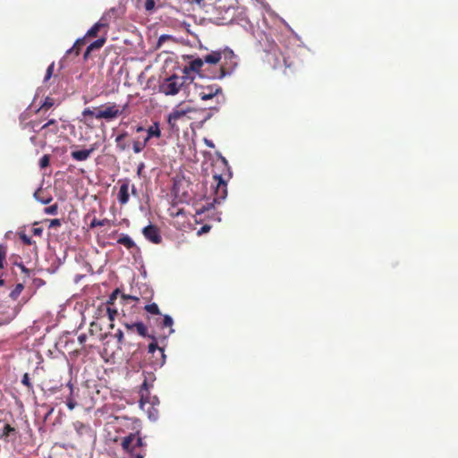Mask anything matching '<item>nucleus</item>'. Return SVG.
Listing matches in <instances>:
<instances>
[{"mask_svg":"<svg viewBox=\"0 0 458 458\" xmlns=\"http://www.w3.org/2000/svg\"><path fill=\"white\" fill-rule=\"evenodd\" d=\"M20 239L26 245H31V244L35 243V242L32 241L31 238L25 233H20Z\"/></svg>","mask_w":458,"mask_h":458,"instance_id":"obj_39","label":"nucleus"},{"mask_svg":"<svg viewBox=\"0 0 458 458\" xmlns=\"http://www.w3.org/2000/svg\"><path fill=\"white\" fill-rule=\"evenodd\" d=\"M222 92L221 87L217 85H209L206 87H199L198 95L201 100H208Z\"/></svg>","mask_w":458,"mask_h":458,"instance_id":"obj_11","label":"nucleus"},{"mask_svg":"<svg viewBox=\"0 0 458 458\" xmlns=\"http://www.w3.org/2000/svg\"><path fill=\"white\" fill-rule=\"evenodd\" d=\"M144 6L147 11H151L155 7V1L154 0H146Z\"/></svg>","mask_w":458,"mask_h":458,"instance_id":"obj_43","label":"nucleus"},{"mask_svg":"<svg viewBox=\"0 0 458 458\" xmlns=\"http://www.w3.org/2000/svg\"><path fill=\"white\" fill-rule=\"evenodd\" d=\"M106 41V36H103L102 38H98L97 40H95L94 42H92L89 47H88V52H91L93 50H97V49H99L101 48L105 43Z\"/></svg>","mask_w":458,"mask_h":458,"instance_id":"obj_21","label":"nucleus"},{"mask_svg":"<svg viewBox=\"0 0 458 458\" xmlns=\"http://www.w3.org/2000/svg\"><path fill=\"white\" fill-rule=\"evenodd\" d=\"M205 142H206V144H207L208 147H211V148H213V147H214V144L212 143V141H211V140H205Z\"/></svg>","mask_w":458,"mask_h":458,"instance_id":"obj_52","label":"nucleus"},{"mask_svg":"<svg viewBox=\"0 0 458 458\" xmlns=\"http://www.w3.org/2000/svg\"><path fill=\"white\" fill-rule=\"evenodd\" d=\"M142 233L144 237L152 243L159 244L162 242L160 230L157 225H148L143 228Z\"/></svg>","mask_w":458,"mask_h":458,"instance_id":"obj_10","label":"nucleus"},{"mask_svg":"<svg viewBox=\"0 0 458 458\" xmlns=\"http://www.w3.org/2000/svg\"><path fill=\"white\" fill-rule=\"evenodd\" d=\"M17 266L21 269L27 277L30 276V270L28 269L22 263H17Z\"/></svg>","mask_w":458,"mask_h":458,"instance_id":"obj_45","label":"nucleus"},{"mask_svg":"<svg viewBox=\"0 0 458 458\" xmlns=\"http://www.w3.org/2000/svg\"><path fill=\"white\" fill-rule=\"evenodd\" d=\"M220 166L222 170H225L226 174L213 173V182L211 183V190L213 195V202L219 204L227 196V181L231 177L229 166L226 159L222 157L220 162L216 163L214 166Z\"/></svg>","mask_w":458,"mask_h":458,"instance_id":"obj_1","label":"nucleus"},{"mask_svg":"<svg viewBox=\"0 0 458 458\" xmlns=\"http://www.w3.org/2000/svg\"><path fill=\"white\" fill-rule=\"evenodd\" d=\"M129 107V102H126L124 105L120 106L114 102H108L102 106L100 108H96V112L91 110L90 108H85L82 111V115L84 117H95L96 119H105L106 121H112L119 116L127 114V109Z\"/></svg>","mask_w":458,"mask_h":458,"instance_id":"obj_2","label":"nucleus"},{"mask_svg":"<svg viewBox=\"0 0 458 458\" xmlns=\"http://www.w3.org/2000/svg\"><path fill=\"white\" fill-rule=\"evenodd\" d=\"M146 337L152 339V342L148 346V352L152 356H154L156 352H157L159 355V357H157L156 360H151L152 366L155 368L162 367L165 362V354L164 349L158 347L156 337L154 335H148Z\"/></svg>","mask_w":458,"mask_h":458,"instance_id":"obj_8","label":"nucleus"},{"mask_svg":"<svg viewBox=\"0 0 458 458\" xmlns=\"http://www.w3.org/2000/svg\"><path fill=\"white\" fill-rule=\"evenodd\" d=\"M120 293L119 289H115L111 295L109 296V300L107 301V305H113L114 300L117 298V295Z\"/></svg>","mask_w":458,"mask_h":458,"instance_id":"obj_42","label":"nucleus"},{"mask_svg":"<svg viewBox=\"0 0 458 458\" xmlns=\"http://www.w3.org/2000/svg\"><path fill=\"white\" fill-rule=\"evenodd\" d=\"M39 122L38 121H36V120H32V121H30L28 123H25L24 124H22V128L23 129H30L31 131L37 132V131H39Z\"/></svg>","mask_w":458,"mask_h":458,"instance_id":"obj_26","label":"nucleus"},{"mask_svg":"<svg viewBox=\"0 0 458 458\" xmlns=\"http://www.w3.org/2000/svg\"><path fill=\"white\" fill-rule=\"evenodd\" d=\"M160 138L161 137V131L159 129V123H154L151 126L148 127L147 130V136L145 140L148 142V140L151 138Z\"/></svg>","mask_w":458,"mask_h":458,"instance_id":"obj_17","label":"nucleus"},{"mask_svg":"<svg viewBox=\"0 0 458 458\" xmlns=\"http://www.w3.org/2000/svg\"><path fill=\"white\" fill-rule=\"evenodd\" d=\"M107 222V219L98 220L97 218H94L91 221L90 226L91 227H97V226H104Z\"/></svg>","mask_w":458,"mask_h":458,"instance_id":"obj_41","label":"nucleus"},{"mask_svg":"<svg viewBox=\"0 0 458 458\" xmlns=\"http://www.w3.org/2000/svg\"><path fill=\"white\" fill-rule=\"evenodd\" d=\"M144 309L147 312L153 314V315H160L161 314L157 303L147 304Z\"/></svg>","mask_w":458,"mask_h":458,"instance_id":"obj_30","label":"nucleus"},{"mask_svg":"<svg viewBox=\"0 0 458 458\" xmlns=\"http://www.w3.org/2000/svg\"><path fill=\"white\" fill-rule=\"evenodd\" d=\"M224 55V49L219 51H212L203 56L205 63L209 64H218Z\"/></svg>","mask_w":458,"mask_h":458,"instance_id":"obj_16","label":"nucleus"},{"mask_svg":"<svg viewBox=\"0 0 458 458\" xmlns=\"http://www.w3.org/2000/svg\"><path fill=\"white\" fill-rule=\"evenodd\" d=\"M55 105V101L52 98L47 97L43 104L40 106L38 111H47Z\"/></svg>","mask_w":458,"mask_h":458,"instance_id":"obj_29","label":"nucleus"},{"mask_svg":"<svg viewBox=\"0 0 458 458\" xmlns=\"http://www.w3.org/2000/svg\"><path fill=\"white\" fill-rule=\"evenodd\" d=\"M182 84V78L172 75L160 83L159 91L166 96H174L179 93Z\"/></svg>","mask_w":458,"mask_h":458,"instance_id":"obj_6","label":"nucleus"},{"mask_svg":"<svg viewBox=\"0 0 458 458\" xmlns=\"http://www.w3.org/2000/svg\"><path fill=\"white\" fill-rule=\"evenodd\" d=\"M122 448L126 454L124 458H144L146 443L140 433H130L122 439Z\"/></svg>","mask_w":458,"mask_h":458,"instance_id":"obj_3","label":"nucleus"},{"mask_svg":"<svg viewBox=\"0 0 458 458\" xmlns=\"http://www.w3.org/2000/svg\"><path fill=\"white\" fill-rule=\"evenodd\" d=\"M18 307H12L5 303H0V326H4L13 321L19 313Z\"/></svg>","mask_w":458,"mask_h":458,"instance_id":"obj_9","label":"nucleus"},{"mask_svg":"<svg viewBox=\"0 0 458 458\" xmlns=\"http://www.w3.org/2000/svg\"><path fill=\"white\" fill-rule=\"evenodd\" d=\"M24 289V285L21 283H19L15 285L14 289L10 293L9 296L12 300L15 301Z\"/></svg>","mask_w":458,"mask_h":458,"instance_id":"obj_24","label":"nucleus"},{"mask_svg":"<svg viewBox=\"0 0 458 458\" xmlns=\"http://www.w3.org/2000/svg\"><path fill=\"white\" fill-rule=\"evenodd\" d=\"M143 131H144V128H143L142 126H138V127L136 128V131H137V132Z\"/></svg>","mask_w":458,"mask_h":458,"instance_id":"obj_53","label":"nucleus"},{"mask_svg":"<svg viewBox=\"0 0 458 458\" xmlns=\"http://www.w3.org/2000/svg\"><path fill=\"white\" fill-rule=\"evenodd\" d=\"M4 284V280L0 278V286H3Z\"/></svg>","mask_w":458,"mask_h":458,"instance_id":"obj_56","label":"nucleus"},{"mask_svg":"<svg viewBox=\"0 0 458 458\" xmlns=\"http://www.w3.org/2000/svg\"><path fill=\"white\" fill-rule=\"evenodd\" d=\"M106 311H107V314H108L109 320H110L111 322H114V318H115V317H116V315L118 314L117 310H115V309H112V308L110 307V305H108V307L106 308ZM114 323H111V324H110V327H111V328H114Z\"/></svg>","mask_w":458,"mask_h":458,"instance_id":"obj_32","label":"nucleus"},{"mask_svg":"<svg viewBox=\"0 0 458 458\" xmlns=\"http://www.w3.org/2000/svg\"><path fill=\"white\" fill-rule=\"evenodd\" d=\"M123 327L127 332H137L140 336L146 337L148 335V330L146 326L142 322L128 323L123 322Z\"/></svg>","mask_w":458,"mask_h":458,"instance_id":"obj_13","label":"nucleus"},{"mask_svg":"<svg viewBox=\"0 0 458 458\" xmlns=\"http://www.w3.org/2000/svg\"><path fill=\"white\" fill-rule=\"evenodd\" d=\"M195 108L190 106H184L180 103L167 116V123L172 129L177 128V121L187 116L189 114L195 112Z\"/></svg>","mask_w":458,"mask_h":458,"instance_id":"obj_7","label":"nucleus"},{"mask_svg":"<svg viewBox=\"0 0 458 458\" xmlns=\"http://www.w3.org/2000/svg\"><path fill=\"white\" fill-rule=\"evenodd\" d=\"M205 61L204 58H196L190 63V69L194 72H199L203 66Z\"/></svg>","mask_w":458,"mask_h":458,"instance_id":"obj_23","label":"nucleus"},{"mask_svg":"<svg viewBox=\"0 0 458 458\" xmlns=\"http://www.w3.org/2000/svg\"><path fill=\"white\" fill-rule=\"evenodd\" d=\"M50 227H59L61 226V221L60 219H53L50 221V225H49Z\"/></svg>","mask_w":458,"mask_h":458,"instance_id":"obj_47","label":"nucleus"},{"mask_svg":"<svg viewBox=\"0 0 458 458\" xmlns=\"http://www.w3.org/2000/svg\"><path fill=\"white\" fill-rule=\"evenodd\" d=\"M57 204H54L45 208V213L48 215H56L57 214Z\"/></svg>","mask_w":458,"mask_h":458,"instance_id":"obj_40","label":"nucleus"},{"mask_svg":"<svg viewBox=\"0 0 458 458\" xmlns=\"http://www.w3.org/2000/svg\"><path fill=\"white\" fill-rule=\"evenodd\" d=\"M127 136V131H123L115 138L116 147L120 151H124L129 148V143L125 140Z\"/></svg>","mask_w":458,"mask_h":458,"instance_id":"obj_18","label":"nucleus"},{"mask_svg":"<svg viewBox=\"0 0 458 458\" xmlns=\"http://www.w3.org/2000/svg\"><path fill=\"white\" fill-rule=\"evenodd\" d=\"M69 386H70L71 392H70V395L66 399V405L69 408V410L72 411L76 407L77 403L74 400V398L72 397V394H73L72 386L69 384Z\"/></svg>","mask_w":458,"mask_h":458,"instance_id":"obj_27","label":"nucleus"},{"mask_svg":"<svg viewBox=\"0 0 458 458\" xmlns=\"http://www.w3.org/2000/svg\"><path fill=\"white\" fill-rule=\"evenodd\" d=\"M117 243L123 245L128 250L136 247L135 242L127 234H122V236L117 240Z\"/></svg>","mask_w":458,"mask_h":458,"instance_id":"obj_19","label":"nucleus"},{"mask_svg":"<svg viewBox=\"0 0 458 458\" xmlns=\"http://www.w3.org/2000/svg\"><path fill=\"white\" fill-rule=\"evenodd\" d=\"M119 191L117 194V200L120 205H126L130 199L129 189H130V182L128 179L120 180L119 181Z\"/></svg>","mask_w":458,"mask_h":458,"instance_id":"obj_12","label":"nucleus"},{"mask_svg":"<svg viewBox=\"0 0 458 458\" xmlns=\"http://www.w3.org/2000/svg\"><path fill=\"white\" fill-rule=\"evenodd\" d=\"M95 145H92L89 149L73 150L71 152V157L76 161H85L95 151Z\"/></svg>","mask_w":458,"mask_h":458,"instance_id":"obj_15","label":"nucleus"},{"mask_svg":"<svg viewBox=\"0 0 458 458\" xmlns=\"http://www.w3.org/2000/svg\"><path fill=\"white\" fill-rule=\"evenodd\" d=\"M80 343H83L86 339V335H81L79 337H78Z\"/></svg>","mask_w":458,"mask_h":458,"instance_id":"obj_51","label":"nucleus"},{"mask_svg":"<svg viewBox=\"0 0 458 458\" xmlns=\"http://www.w3.org/2000/svg\"><path fill=\"white\" fill-rule=\"evenodd\" d=\"M90 52H88V47L86 48V51L84 53V58L87 59Z\"/></svg>","mask_w":458,"mask_h":458,"instance_id":"obj_55","label":"nucleus"},{"mask_svg":"<svg viewBox=\"0 0 458 458\" xmlns=\"http://www.w3.org/2000/svg\"><path fill=\"white\" fill-rule=\"evenodd\" d=\"M55 68V63H52L47 69V72L44 78V81H47L53 75Z\"/></svg>","mask_w":458,"mask_h":458,"instance_id":"obj_38","label":"nucleus"},{"mask_svg":"<svg viewBox=\"0 0 458 458\" xmlns=\"http://www.w3.org/2000/svg\"><path fill=\"white\" fill-rule=\"evenodd\" d=\"M114 337L117 340V343L120 346L124 344V335L121 329H117Z\"/></svg>","mask_w":458,"mask_h":458,"instance_id":"obj_35","label":"nucleus"},{"mask_svg":"<svg viewBox=\"0 0 458 458\" xmlns=\"http://www.w3.org/2000/svg\"><path fill=\"white\" fill-rule=\"evenodd\" d=\"M140 406L141 409L145 410V406L149 404L152 408L154 405L157 404L158 399L157 396H151L149 391H140Z\"/></svg>","mask_w":458,"mask_h":458,"instance_id":"obj_14","label":"nucleus"},{"mask_svg":"<svg viewBox=\"0 0 458 458\" xmlns=\"http://www.w3.org/2000/svg\"><path fill=\"white\" fill-rule=\"evenodd\" d=\"M43 229L40 227H35L32 229V233L34 235L40 236L42 234Z\"/></svg>","mask_w":458,"mask_h":458,"instance_id":"obj_48","label":"nucleus"},{"mask_svg":"<svg viewBox=\"0 0 458 458\" xmlns=\"http://www.w3.org/2000/svg\"><path fill=\"white\" fill-rule=\"evenodd\" d=\"M220 62H222L220 69L217 74L213 76L215 79H223L231 75L238 65L236 55L229 48L224 49V55Z\"/></svg>","mask_w":458,"mask_h":458,"instance_id":"obj_4","label":"nucleus"},{"mask_svg":"<svg viewBox=\"0 0 458 458\" xmlns=\"http://www.w3.org/2000/svg\"><path fill=\"white\" fill-rule=\"evenodd\" d=\"M114 9H111L105 13L98 22H96L86 33V37L95 38L99 32H103L104 36L107 34L112 15Z\"/></svg>","mask_w":458,"mask_h":458,"instance_id":"obj_5","label":"nucleus"},{"mask_svg":"<svg viewBox=\"0 0 458 458\" xmlns=\"http://www.w3.org/2000/svg\"><path fill=\"white\" fill-rule=\"evenodd\" d=\"M148 144V141L144 139L143 141L135 140L132 144V148L135 153H140Z\"/></svg>","mask_w":458,"mask_h":458,"instance_id":"obj_28","label":"nucleus"},{"mask_svg":"<svg viewBox=\"0 0 458 458\" xmlns=\"http://www.w3.org/2000/svg\"><path fill=\"white\" fill-rule=\"evenodd\" d=\"M157 357H159V355H158V353H157V352H156V353L154 354V356H152V358H153L154 360H156V358H157Z\"/></svg>","mask_w":458,"mask_h":458,"instance_id":"obj_57","label":"nucleus"},{"mask_svg":"<svg viewBox=\"0 0 458 458\" xmlns=\"http://www.w3.org/2000/svg\"><path fill=\"white\" fill-rule=\"evenodd\" d=\"M21 384L27 387L29 393H34V387L30 382V378L28 373H24L21 378Z\"/></svg>","mask_w":458,"mask_h":458,"instance_id":"obj_25","label":"nucleus"},{"mask_svg":"<svg viewBox=\"0 0 458 458\" xmlns=\"http://www.w3.org/2000/svg\"><path fill=\"white\" fill-rule=\"evenodd\" d=\"M202 232H208L209 230V226L208 225H204L202 228H201Z\"/></svg>","mask_w":458,"mask_h":458,"instance_id":"obj_54","label":"nucleus"},{"mask_svg":"<svg viewBox=\"0 0 458 458\" xmlns=\"http://www.w3.org/2000/svg\"><path fill=\"white\" fill-rule=\"evenodd\" d=\"M42 193V191L41 190H38L35 193H34V197L36 198V199H38V201H40L41 203L43 204H47L51 201V198H47L45 199L44 197H40V194Z\"/></svg>","mask_w":458,"mask_h":458,"instance_id":"obj_34","label":"nucleus"},{"mask_svg":"<svg viewBox=\"0 0 458 458\" xmlns=\"http://www.w3.org/2000/svg\"><path fill=\"white\" fill-rule=\"evenodd\" d=\"M15 429L9 424H5L1 435V437H7L11 433L14 432Z\"/></svg>","mask_w":458,"mask_h":458,"instance_id":"obj_36","label":"nucleus"},{"mask_svg":"<svg viewBox=\"0 0 458 458\" xmlns=\"http://www.w3.org/2000/svg\"><path fill=\"white\" fill-rule=\"evenodd\" d=\"M6 258V246L0 244V269L4 268Z\"/></svg>","mask_w":458,"mask_h":458,"instance_id":"obj_33","label":"nucleus"},{"mask_svg":"<svg viewBox=\"0 0 458 458\" xmlns=\"http://www.w3.org/2000/svg\"><path fill=\"white\" fill-rule=\"evenodd\" d=\"M131 194L134 195V196H137V190H136V187L135 185H131Z\"/></svg>","mask_w":458,"mask_h":458,"instance_id":"obj_50","label":"nucleus"},{"mask_svg":"<svg viewBox=\"0 0 458 458\" xmlns=\"http://www.w3.org/2000/svg\"><path fill=\"white\" fill-rule=\"evenodd\" d=\"M85 39L84 38H79L75 41L73 47L67 51V54H71L74 52L75 55H79L81 48L84 46Z\"/></svg>","mask_w":458,"mask_h":458,"instance_id":"obj_22","label":"nucleus"},{"mask_svg":"<svg viewBox=\"0 0 458 458\" xmlns=\"http://www.w3.org/2000/svg\"><path fill=\"white\" fill-rule=\"evenodd\" d=\"M173 324V318L168 315H165L162 321V327H169V333L171 334L174 332L172 329Z\"/></svg>","mask_w":458,"mask_h":458,"instance_id":"obj_31","label":"nucleus"},{"mask_svg":"<svg viewBox=\"0 0 458 458\" xmlns=\"http://www.w3.org/2000/svg\"><path fill=\"white\" fill-rule=\"evenodd\" d=\"M144 167H145L144 163H140V164L138 165V168H137V174H138L139 176H140V175H141V172H142V170L144 169Z\"/></svg>","mask_w":458,"mask_h":458,"instance_id":"obj_49","label":"nucleus"},{"mask_svg":"<svg viewBox=\"0 0 458 458\" xmlns=\"http://www.w3.org/2000/svg\"><path fill=\"white\" fill-rule=\"evenodd\" d=\"M48 130L52 133L55 134L57 133L59 128L57 125V121L55 119H50L47 123H46L44 125H42L39 130Z\"/></svg>","mask_w":458,"mask_h":458,"instance_id":"obj_20","label":"nucleus"},{"mask_svg":"<svg viewBox=\"0 0 458 458\" xmlns=\"http://www.w3.org/2000/svg\"><path fill=\"white\" fill-rule=\"evenodd\" d=\"M49 163H50V157L48 155H44L40 159H39V166L40 168H46L49 165Z\"/></svg>","mask_w":458,"mask_h":458,"instance_id":"obj_37","label":"nucleus"},{"mask_svg":"<svg viewBox=\"0 0 458 458\" xmlns=\"http://www.w3.org/2000/svg\"><path fill=\"white\" fill-rule=\"evenodd\" d=\"M122 298L124 300V301H128V300H131V301H138L140 299L136 296H132V295H127V294H122Z\"/></svg>","mask_w":458,"mask_h":458,"instance_id":"obj_46","label":"nucleus"},{"mask_svg":"<svg viewBox=\"0 0 458 458\" xmlns=\"http://www.w3.org/2000/svg\"><path fill=\"white\" fill-rule=\"evenodd\" d=\"M152 386V384H148V379L145 378V380L143 381L141 386H140V391H149V388Z\"/></svg>","mask_w":458,"mask_h":458,"instance_id":"obj_44","label":"nucleus"}]
</instances>
